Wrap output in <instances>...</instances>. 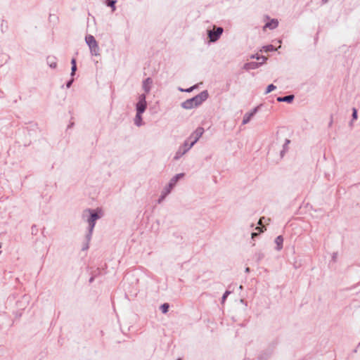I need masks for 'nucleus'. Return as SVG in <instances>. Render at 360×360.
I'll return each instance as SVG.
<instances>
[{
	"instance_id": "nucleus-31",
	"label": "nucleus",
	"mask_w": 360,
	"mask_h": 360,
	"mask_svg": "<svg viewBox=\"0 0 360 360\" xmlns=\"http://www.w3.org/2000/svg\"><path fill=\"white\" fill-rule=\"evenodd\" d=\"M258 236V233H252V238H255V237H257Z\"/></svg>"
},
{
	"instance_id": "nucleus-29",
	"label": "nucleus",
	"mask_w": 360,
	"mask_h": 360,
	"mask_svg": "<svg viewBox=\"0 0 360 360\" xmlns=\"http://www.w3.org/2000/svg\"><path fill=\"white\" fill-rule=\"evenodd\" d=\"M71 64L72 66H77L76 65V60L75 58H72V60H71Z\"/></svg>"
},
{
	"instance_id": "nucleus-19",
	"label": "nucleus",
	"mask_w": 360,
	"mask_h": 360,
	"mask_svg": "<svg viewBox=\"0 0 360 360\" xmlns=\"http://www.w3.org/2000/svg\"><path fill=\"white\" fill-rule=\"evenodd\" d=\"M116 1L115 0H107V5L112 8V11H115V4Z\"/></svg>"
},
{
	"instance_id": "nucleus-11",
	"label": "nucleus",
	"mask_w": 360,
	"mask_h": 360,
	"mask_svg": "<svg viewBox=\"0 0 360 360\" xmlns=\"http://www.w3.org/2000/svg\"><path fill=\"white\" fill-rule=\"evenodd\" d=\"M262 63L250 62L244 65L243 68L246 70H254L258 68Z\"/></svg>"
},
{
	"instance_id": "nucleus-3",
	"label": "nucleus",
	"mask_w": 360,
	"mask_h": 360,
	"mask_svg": "<svg viewBox=\"0 0 360 360\" xmlns=\"http://www.w3.org/2000/svg\"><path fill=\"white\" fill-rule=\"evenodd\" d=\"M85 41L88 45L91 54L92 56H99L100 55V49L98 44L95 39L94 37L91 34H88L85 37Z\"/></svg>"
},
{
	"instance_id": "nucleus-13",
	"label": "nucleus",
	"mask_w": 360,
	"mask_h": 360,
	"mask_svg": "<svg viewBox=\"0 0 360 360\" xmlns=\"http://www.w3.org/2000/svg\"><path fill=\"white\" fill-rule=\"evenodd\" d=\"M278 25V22L276 19L271 20L270 22L266 23L264 28L268 27L270 30H274Z\"/></svg>"
},
{
	"instance_id": "nucleus-14",
	"label": "nucleus",
	"mask_w": 360,
	"mask_h": 360,
	"mask_svg": "<svg viewBox=\"0 0 360 360\" xmlns=\"http://www.w3.org/2000/svg\"><path fill=\"white\" fill-rule=\"evenodd\" d=\"M294 96L293 95H288L283 97H278L277 101L278 102H287L290 103L293 101Z\"/></svg>"
},
{
	"instance_id": "nucleus-39",
	"label": "nucleus",
	"mask_w": 360,
	"mask_h": 360,
	"mask_svg": "<svg viewBox=\"0 0 360 360\" xmlns=\"http://www.w3.org/2000/svg\"><path fill=\"white\" fill-rule=\"evenodd\" d=\"M259 224H262V219H259Z\"/></svg>"
},
{
	"instance_id": "nucleus-30",
	"label": "nucleus",
	"mask_w": 360,
	"mask_h": 360,
	"mask_svg": "<svg viewBox=\"0 0 360 360\" xmlns=\"http://www.w3.org/2000/svg\"><path fill=\"white\" fill-rule=\"evenodd\" d=\"M89 241L87 240V243L82 248L83 250H87L89 248Z\"/></svg>"
},
{
	"instance_id": "nucleus-2",
	"label": "nucleus",
	"mask_w": 360,
	"mask_h": 360,
	"mask_svg": "<svg viewBox=\"0 0 360 360\" xmlns=\"http://www.w3.org/2000/svg\"><path fill=\"white\" fill-rule=\"evenodd\" d=\"M208 92L207 90L202 91L195 96L187 99L181 103V106L186 110L192 109L195 107L199 106L208 98Z\"/></svg>"
},
{
	"instance_id": "nucleus-16",
	"label": "nucleus",
	"mask_w": 360,
	"mask_h": 360,
	"mask_svg": "<svg viewBox=\"0 0 360 360\" xmlns=\"http://www.w3.org/2000/svg\"><path fill=\"white\" fill-rule=\"evenodd\" d=\"M47 63L51 68H56L57 66L56 60L54 57L49 56L47 58Z\"/></svg>"
},
{
	"instance_id": "nucleus-12",
	"label": "nucleus",
	"mask_w": 360,
	"mask_h": 360,
	"mask_svg": "<svg viewBox=\"0 0 360 360\" xmlns=\"http://www.w3.org/2000/svg\"><path fill=\"white\" fill-rule=\"evenodd\" d=\"M142 114L143 113L136 112V116L134 117V124L137 127H141L143 124V122L142 120Z\"/></svg>"
},
{
	"instance_id": "nucleus-38",
	"label": "nucleus",
	"mask_w": 360,
	"mask_h": 360,
	"mask_svg": "<svg viewBox=\"0 0 360 360\" xmlns=\"http://www.w3.org/2000/svg\"><path fill=\"white\" fill-rule=\"evenodd\" d=\"M93 280H94V278H90V280H89V281H90V282H92V281H93Z\"/></svg>"
},
{
	"instance_id": "nucleus-36",
	"label": "nucleus",
	"mask_w": 360,
	"mask_h": 360,
	"mask_svg": "<svg viewBox=\"0 0 360 360\" xmlns=\"http://www.w3.org/2000/svg\"><path fill=\"white\" fill-rule=\"evenodd\" d=\"M256 229H257V230H259L260 231H262V229H261V228H259V227H257V228H256Z\"/></svg>"
},
{
	"instance_id": "nucleus-37",
	"label": "nucleus",
	"mask_w": 360,
	"mask_h": 360,
	"mask_svg": "<svg viewBox=\"0 0 360 360\" xmlns=\"http://www.w3.org/2000/svg\"><path fill=\"white\" fill-rule=\"evenodd\" d=\"M239 289H240V290H242V289H243V285H240L239 286Z\"/></svg>"
},
{
	"instance_id": "nucleus-32",
	"label": "nucleus",
	"mask_w": 360,
	"mask_h": 360,
	"mask_svg": "<svg viewBox=\"0 0 360 360\" xmlns=\"http://www.w3.org/2000/svg\"><path fill=\"white\" fill-rule=\"evenodd\" d=\"M264 257V255L262 253H259V259H262Z\"/></svg>"
},
{
	"instance_id": "nucleus-26",
	"label": "nucleus",
	"mask_w": 360,
	"mask_h": 360,
	"mask_svg": "<svg viewBox=\"0 0 360 360\" xmlns=\"http://www.w3.org/2000/svg\"><path fill=\"white\" fill-rule=\"evenodd\" d=\"M289 143H290V140L286 139V140H285V144H284V146H283V151H281V155H283V153L285 151V148H286V147H287V146H288V144Z\"/></svg>"
},
{
	"instance_id": "nucleus-6",
	"label": "nucleus",
	"mask_w": 360,
	"mask_h": 360,
	"mask_svg": "<svg viewBox=\"0 0 360 360\" xmlns=\"http://www.w3.org/2000/svg\"><path fill=\"white\" fill-rule=\"evenodd\" d=\"M193 146L189 143L188 140H185L184 143L180 146L176 150L174 159L175 160L181 158L184 155H185Z\"/></svg>"
},
{
	"instance_id": "nucleus-17",
	"label": "nucleus",
	"mask_w": 360,
	"mask_h": 360,
	"mask_svg": "<svg viewBox=\"0 0 360 360\" xmlns=\"http://www.w3.org/2000/svg\"><path fill=\"white\" fill-rule=\"evenodd\" d=\"M169 305L167 303H164L160 306V310L163 314H166L169 310Z\"/></svg>"
},
{
	"instance_id": "nucleus-35",
	"label": "nucleus",
	"mask_w": 360,
	"mask_h": 360,
	"mask_svg": "<svg viewBox=\"0 0 360 360\" xmlns=\"http://www.w3.org/2000/svg\"><path fill=\"white\" fill-rule=\"evenodd\" d=\"M328 0H322L323 4H326Z\"/></svg>"
},
{
	"instance_id": "nucleus-7",
	"label": "nucleus",
	"mask_w": 360,
	"mask_h": 360,
	"mask_svg": "<svg viewBox=\"0 0 360 360\" xmlns=\"http://www.w3.org/2000/svg\"><path fill=\"white\" fill-rule=\"evenodd\" d=\"M147 108L146 96L145 94L138 96V102L136 104V111L139 113H143Z\"/></svg>"
},
{
	"instance_id": "nucleus-22",
	"label": "nucleus",
	"mask_w": 360,
	"mask_h": 360,
	"mask_svg": "<svg viewBox=\"0 0 360 360\" xmlns=\"http://www.w3.org/2000/svg\"><path fill=\"white\" fill-rule=\"evenodd\" d=\"M252 58H256L257 60H259V59H262V63H264L266 60V58L265 56H251Z\"/></svg>"
},
{
	"instance_id": "nucleus-5",
	"label": "nucleus",
	"mask_w": 360,
	"mask_h": 360,
	"mask_svg": "<svg viewBox=\"0 0 360 360\" xmlns=\"http://www.w3.org/2000/svg\"><path fill=\"white\" fill-rule=\"evenodd\" d=\"M224 32L221 27H213V30H207V35L211 42L217 41L221 37Z\"/></svg>"
},
{
	"instance_id": "nucleus-24",
	"label": "nucleus",
	"mask_w": 360,
	"mask_h": 360,
	"mask_svg": "<svg viewBox=\"0 0 360 360\" xmlns=\"http://www.w3.org/2000/svg\"><path fill=\"white\" fill-rule=\"evenodd\" d=\"M230 293H231V292H230V291H228V290H226V291L224 292V294L223 295L222 298H221V300H222V302H224L226 300V299L227 296H228Z\"/></svg>"
},
{
	"instance_id": "nucleus-25",
	"label": "nucleus",
	"mask_w": 360,
	"mask_h": 360,
	"mask_svg": "<svg viewBox=\"0 0 360 360\" xmlns=\"http://www.w3.org/2000/svg\"><path fill=\"white\" fill-rule=\"evenodd\" d=\"M77 70V66H72L71 68V76L73 77L75 74V72Z\"/></svg>"
},
{
	"instance_id": "nucleus-41",
	"label": "nucleus",
	"mask_w": 360,
	"mask_h": 360,
	"mask_svg": "<svg viewBox=\"0 0 360 360\" xmlns=\"http://www.w3.org/2000/svg\"><path fill=\"white\" fill-rule=\"evenodd\" d=\"M1 253V251H0V254Z\"/></svg>"
},
{
	"instance_id": "nucleus-21",
	"label": "nucleus",
	"mask_w": 360,
	"mask_h": 360,
	"mask_svg": "<svg viewBox=\"0 0 360 360\" xmlns=\"http://www.w3.org/2000/svg\"><path fill=\"white\" fill-rule=\"evenodd\" d=\"M167 194H165V193L161 191V195H160L159 199L158 200V203L160 204L165 200V198L167 197Z\"/></svg>"
},
{
	"instance_id": "nucleus-28",
	"label": "nucleus",
	"mask_w": 360,
	"mask_h": 360,
	"mask_svg": "<svg viewBox=\"0 0 360 360\" xmlns=\"http://www.w3.org/2000/svg\"><path fill=\"white\" fill-rule=\"evenodd\" d=\"M196 86H193L188 89H186L184 90L185 92H191L194 89H195Z\"/></svg>"
},
{
	"instance_id": "nucleus-10",
	"label": "nucleus",
	"mask_w": 360,
	"mask_h": 360,
	"mask_svg": "<svg viewBox=\"0 0 360 360\" xmlns=\"http://www.w3.org/2000/svg\"><path fill=\"white\" fill-rule=\"evenodd\" d=\"M257 109H258V107H256L251 112H247L244 115V117H243V122H242V124H248L251 118L255 115V114L257 112Z\"/></svg>"
},
{
	"instance_id": "nucleus-40",
	"label": "nucleus",
	"mask_w": 360,
	"mask_h": 360,
	"mask_svg": "<svg viewBox=\"0 0 360 360\" xmlns=\"http://www.w3.org/2000/svg\"><path fill=\"white\" fill-rule=\"evenodd\" d=\"M1 248V244L0 243V248Z\"/></svg>"
},
{
	"instance_id": "nucleus-18",
	"label": "nucleus",
	"mask_w": 360,
	"mask_h": 360,
	"mask_svg": "<svg viewBox=\"0 0 360 360\" xmlns=\"http://www.w3.org/2000/svg\"><path fill=\"white\" fill-rule=\"evenodd\" d=\"M263 50L265 52H269V51H276V49L274 48V46L273 45H267V46H263Z\"/></svg>"
},
{
	"instance_id": "nucleus-20",
	"label": "nucleus",
	"mask_w": 360,
	"mask_h": 360,
	"mask_svg": "<svg viewBox=\"0 0 360 360\" xmlns=\"http://www.w3.org/2000/svg\"><path fill=\"white\" fill-rule=\"evenodd\" d=\"M276 89V86H274V84H269L267 86L264 94H267L271 92L272 91L275 90Z\"/></svg>"
},
{
	"instance_id": "nucleus-8",
	"label": "nucleus",
	"mask_w": 360,
	"mask_h": 360,
	"mask_svg": "<svg viewBox=\"0 0 360 360\" xmlns=\"http://www.w3.org/2000/svg\"><path fill=\"white\" fill-rule=\"evenodd\" d=\"M204 133V129L202 127H198L186 139L188 140L189 143L193 146L199 139L202 136Z\"/></svg>"
},
{
	"instance_id": "nucleus-1",
	"label": "nucleus",
	"mask_w": 360,
	"mask_h": 360,
	"mask_svg": "<svg viewBox=\"0 0 360 360\" xmlns=\"http://www.w3.org/2000/svg\"><path fill=\"white\" fill-rule=\"evenodd\" d=\"M102 217L101 210L99 209L92 210L86 209L82 213V217L88 223V233L86 236V239L88 241L91 240L94 229L96 221Z\"/></svg>"
},
{
	"instance_id": "nucleus-15",
	"label": "nucleus",
	"mask_w": 360,
	"mask_h": 360,
	"mask_svg": "<svg viewBox=\"0 0 360 360\" xmlns=\"http://www.w3.org/2000/svg\"><path fill=\"white\" fill-rule=\"evenodd\" d=\"M283 238L281 236H278L276 238L275 243L277 245V247H276L277 250H281L283 248Z\"/></svg>"
},
{
	"instance_id": "nucleus-23",
	"label": "nucleus",
	"mask_w": 360,
	"mask_h": 360,
	"mask_svg": "<svg viewBox=\"0 0 360 360\" xmlns=\"http://www.w3.org/2000/svg\"><path fill=\"white\" fill-rule=\"evenodd\" d=\"M352 119L353 120L357 119V110L356 108L352 109Z\"/></svg>"
},
{
	"instance_id": "nucleus-4",
	"label": "nucleus",
	"mask_w": 360,
	"mask_h": 360,
	"mask_svg": "<svg viewBox=\"0 0 360 360\" xmlns=\"http://www.w3.org/2000/svg\"><path fill=\"white\" fill-rule=\"evenodd\" d=\"M184 176V173L177 174L174 176L169 181V184L162 190L165 194L167 195L171 193L172 189L174 188L178 181Z\"/></svg>"
},
{
	"instance_id": "nucleus-27",
	"label": "nucleus",
	"mask_w": 360,
	"mask_h": 360,
	"mask_svg": "<svg viewBox=\"0 0 360 360\" xmlns=\"http://www.w3.org/2000/svg\"><path fill=\"white\" fill-rule=\"evenodd\" d=\"M74 79H71L70 80H69L67 84H66V87L67 88H70L73 82Z\"/></svg>"
},
{
	"instance_id": "nucleus-9",
	"label": "nucleus",
	"mask_w": 360,
	"mask_h": 360,
	"mask_svg": "<svg viewBox=\"0 0 360 360\" xmlns=\"http://www.w3.org/2000/svg\"><path fill=\"white\" fill-rule=\"evenodd\" d=\"M153 81L150 77H148L144 79L142 82V89L144 91V94L146 95L149 94L152 86H153Z\"/></svg>"
},
{
	"instance_id": "nucleus-33",
	"label": "nucleus",
	"mask_w": 360,
	"mask_h": 360,
	"mask_svg": "<svg viewBox=\"0 0 360 360\" xmlns=\"http://www.w3.org/2000/svg\"><path fill=\"white\" fill-rule=\"evenodd\" d=\"M178 89H179V91H180L181 92H184V90H185L184 88H181V87H179Z\"/></svg>"
},
{
	"instance_id": "nucleus-34",
	"label": "nucleus",
	"mask_w": 360,
	"mask_h": 360,
	"mask_svg": "<svg viewBox=\"0 0 360 360\" xmlns=\"http://www.w3.org/2000/svg\"><path fill=\"white\" fill-rule=\"evenodd\" d=\"M245 272L246 273L250 272V268L249 267L245 268Z\"/></svg>"
}]
</instances>
